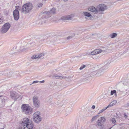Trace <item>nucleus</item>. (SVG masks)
Instances as JSON below:
<instances>
[{"mask_svg": "<svg viewBox=\"0 0 129 129\" xmlns=\"http://www.w3.org/2000/svg\"><path fill=\"white\" fill-rule=\"evenodd\" d=\"M72 17L71 15H68L61 17V19L62 20H71L72 19Z\"/></svg>", "mask_w": 129, "mask_h": 129, "instance_id": "2eb2a0df", "label": "nucleus"}, {"mask_svg": "<svg viewBox=\"0 0 129 129\" xmlns=\"http://www.w3.org/2000/svg\"><path fill=\"white\" fill-rule=\"evenodd\" d=\"M91 108L92 109H94L95 108V106L94 105H93L92 106Z\"/></svg>", "mask_w": 129, "mask_h": 129, "instance_id": "4c0bfd02", "label": "nucleus"}, {"mask_svg": "<svg viewBox=\"0 0 129 129\" xmlns=\"http://www.w3.org/2000/svg\"><path fill=\"white\" fill-rule=\"evenodd\" d=\"M1 113H0V119L1 118Z\"/></svg>", "mask_w": 129, "mask_h": 129, "instance_id": "ea45409f", "label": "nucleus"}, {"mask_svg": "<svg viewBox=\"0 0 129 129\" xmlns=\"http://www.w3.org/2000/svg\"><path fill=\"white\" fill-rule=\"evenodd\" d=\"M117 103V101L115 100H113L110 103V104L108 105L109 107H111L112 106L115 105Z\"/></svg>", "mask_w": 129, "mask_h": 129, "instance_id": "a211bd4d", "label": "nucleus"}, {"mask_svg": "<svg viewBox=\"0 0 129 129\" xmlns=\"http://www.w3.org/2000/svg\"><path fill=\"white\" fill-rule=\"evenodd\" d=\"M39 81H34L32 84H30V85H31L32 84H33L36 83H38Z\"/></svg>", "mask_w": 129, "mask_h": 129, "instance_id": "7c9ffc66", "label": "nucleus"}, {"mask_svg": "<svg viewBox=\"0 0 129 129\" xmlns=\"http://www.w3.org/2000/svg\"><path fill=\"white\" fill-rule=\"evenodd\" d=\"M44 55V54L43 53H41L40 54H38V55H39V58H43V57Z\"/></svg>", "mask_w": 129, "mask_h": 129, "instance_id": "a878e982", "label": "nucleus"}, {"mask_svg": "<svg viewBox=\"0 0 129 129\" xmlns=\"http://www.w3.org/2000/svg\"><path fill=\"white\" fill-rule=\"evenodd\" d=\"M44 82H45V81L44 80H42L41 81H40L39 82L41 83H44Z\"/></svg>", "mask_w": 129, "mask_h": 129, "instance_id": "58836bf2", "label": "nucleus"}, {"mask_svg": "<svg viewBox=\"0 0 129 129\" xmlns=\"http://www.w3.org/2000/svg\"><path fill=\"white\" fill-rule=\"evenodd\" d=\"M33 100L34 106L37 108L39 107L40 103L38 97L35 96H34L33 98Z\"/></svg>", "mask_w": 129, "mask_h": 129, "instance_id": "1a4fd4ad", "label": "nucleus"}, {"mask_svg": "<svg viewBox=\"0 0 129 129\" xmlns=\"http://www.w3.org/2000/svg\"><path fill=\"white\" fill-rule=\"evenodd\" d=\"M63 0L65 2H66V1H67L68 0Z\"/></svg>", "mask_w": 129, "mask_h": 129, "instance_id": "a19ab883", "label": "nucleus"}, {"mask_svg": "<svg viewBox=\"0 0 129 129\" xmlns=\"http://www.w3.org/2000/svg\"><path fill=\"white\" fill-rule=\"evenodd\" d=\"M98 115H96L93 116L91 119V121L92 122L94 120H96L97 118Z\"/></svg>", "mask_w": 129, "mask_h": 129, "instance_id": "b1692460", "label": "nucleus"}, {"mask_svg": "<svg viewBox=\"0 0 129 129\" xmlns=\"http://www.w3.org/2000/svg\"><path fill=\"white\" fill-rule=\"evenodd\" d=\"M86 67V66L84 65H83L82 66H81L79 68V69L80 70H82L83 69L85 68Z\"/></svg>", "mask_w": 129, "mask_h": 129, "instance_id": "c756f323", "label": "nucleus"}, {"mask_svg": "<svg viewBox=\"0 0 129 129\" xmlns=\"http://www.w3.org/2000/svg\"><path fill=\"white\" fill-rule=\"evenodd\" d=\"M83 14L84 16H85L86 17H90L91 16V15L89 13L86 12H84Z\"/></svg>", "mask_w": 129, "mask_h": 129, "instance_id": "aec40b11", "label": "nucleus"}, {"mask_svg": "<svg viewBox=\"0 0 129 129\" xmlns=\"http://www.w3.org/2000/svg\"><path fill=\"white\" fill-rule=\"evenodd\" d=\"M99 9H97L93 6L90 7L88 8V10L89 11L96 13L98 12L99 10L102 11L107 9L106 6L104 4L99 5Z\"/></svg>", "mask_w": 129, "mask_h": 129, "instance_id": "f03ea898", "label": "nucleus"}, {"mask_svg": "<svg viewBox=\"0 0 129 129\" xmlns=\"http://www.w3.org/2000/svg\"><path fill=\"white\" fill-rule=\"evenodd\" d=\"M43 5V4L41 3H39L38 4V6L39 7H42Z\"/></svg>", "mask_w": 129, "mask_h": 129, "instance_id": "2f4dec72", "label": "nucleus"}, {"mask_svg": "<svg viewBox=\"0 0 129 129\" xmlns=\"http://www.w3.org/2000/svg\"><path fill=\"white\" fill-rule=\"evenodd\" d=\"M104 111V109H102V110H101L98 113V114H100V113H102V112H103V111Z\"/></svg>", "mask_w": 129, "mask_h": 129, "instance_id": "473e14b6", "label": "nucleus"}, {"mask_svg": "<svg viewBox=\"0 0 129 129\" xmlns=\"http://www.w3.org/2000/svg\"><path fill=\"white\" fill-rule=\"evenodd\" d=\"M55 9L54 8H52L50 12L45 11L43 13L44 15L42 16V19L47 18L51 16L50 14H54L55 13Z\"/></svg>", "mask_w": 129, "mask_h": 129, "instance_id": "0eeeda50", "label": "nucleus"}, {"mask_svg": "<svg viewBox=\"0 0 129 129\" xmlns=\"http://www.w3.org/2000/svg\"><path fill=\"white\" fill-rule=\"evenodd\" d=\"M118 21V22H119V20H118V21Z\"/></svg>", "mask_w": 129, "mask_h": 129, "instance_id": "49530a36", "label": "nucleus"}, {"mask_svg": "<svg viewBox=\"0 0 129 129\" xmlns=\"http://www.w3.org/2000/svg\"><path fill=\"white\" fill-rule=\"evenodd\" d=\"M116 91L115 90H111V95H113L114 93H116Z\"/></svg>", "mask_w": 129, "mask_h": 129, "instance_id": "cd10ccee", "label": "nucleus"}, {"mask_svg": "<svg viewBox=\"0 0 129 129\" xmlns=\"http://www.w3.org/2000/svg\"><path fill=\"white\" fill-rule=\"evenodd\" d=\"M4 21V20L3 19V18L1 17H0V24H2Z\"/></svg>", "mask_w": 129, "mask_h": 129, "instance_id": "393cba45", "label": "nucleus"}, {"mask_svg": "<svg viewBox=\"0 0 129 129\" xmlns=\"http://www.w3.org/2000/svg\"><path fill=\"white\" fill-rule=\"evenodd\" d=\"M115 95H116V93H115Z\"/></svg>", "mask_w": 129, "mask_h": 129, "instance_id": "c03bdc74", "label": "nucleus"}, {"mask_svg": "<svg viewBox=\"0 0 129 129\" xmlns=\"http://www.w3.org/2000/svg\"><path fill=\"white\" fill-rule=\"evenodd\" d=\"M75 36V35L74 34L73 35V36H69L68 37L66 38H65V40H70L73 37Z\"/></svg>", "mask_w": 129, "mask_h": 129, "instance_id": "5701e85b", "label": "nucleus"}, {"mask_svg": "<svg viewBox=\"0 0 129 129\" xmlns=\"http://www.w3.org/2000/svg\"><path fill=\"white\" fill-rule=\"evenodd\" d=\"M64 77H67V78H63V79H65L66 80H69V79H70V77H66V76H64Z\"/></svg>", "mask_w": 129, "mask_h": 129, "instance_id": "f704fd0d", "label": "nucleus"}, {"mask_svg": "<svg viewBox=\"0 0 129 129\" xmlns=\"http://www.w3.org/2000/svg\"><path fill=\"white\" fill-rule=\"evenodd\" d=\"M10 96L12 99L15 100L17 99L19 96L18 94L15 91L11 92Z\"/></svg>", "mask_w": 129, "mask_h": 129, "instance_id": "ddd939ff", "label": "nucleus"}, {"mask_svg": "<svg viewBox=\"0 0 129 129\" xmlns=\"http://www.w3.org/2000/svg\"><path fill=\"white\" fill-rule=\"evenodd\" d=\"M46 0H42V1H46Z\"/></svg>", "mask_w": 129, "mask_h": 129, "instance_id": "79ce46f5", "label": "nucleus"}, {"mask_svg": "<svg viewBox=\"0 0 129 129\" xmlns=\"http://www.w3.org/2000/svg\"><path fill=\"white\" fill-rule=\"evenodd\" d=\"M111 128H109V129H110Z\"/></svg>", "mask_w": 129, "mask_h": 129, "instance_id": "de8ad7c7", "label": "nucleus"}, {"mask_svg": "<svg viewBox=\"0 0 129 129\" xmlns=\"http://www.w3.org/2000/svg\"><path fill=\"white\" fill-rule=\"evenodd\" d=\"M110 107L109 105H108L107 107H106L104 108V109H104V111L105 110H106L107 108H108Z\"/></svg>", "mask_w": 129, "mask_h": 129, "instance_id": "c9c22d12", "label": "nucleus"}, {"mask_svg": "<svg viewBox=\"0 0 129 129\" xmlns=\"http://www.w3.org/2000/svg\"><path fill=\"white\" fill-rule=\"evenodd\" d=\"M32 5L31 3H29L24 4L21 8V12L26 14L30 12L32 9Z\"/></svg>", "mask_w": 129, "mask_h": 129, "instance_id": "7ed1b4c3", "label": "nucleus"}, {"mask_svg": "<svg viewBox=\"0 0 129 129\" xmlns=\"http://www.w3.org/2000/svg\"><path fill=\"white\" fill-rule=\"evenodd\" d=\"M111 121L113 123H115L116 122L115 119L114 118H112L111 119Z\"/></svg>", "mask_w": 129, "mask_h": 129, "instance_id": "c85d7f7f", "label": "nucleus"}, {"mask_svg": "<svg viewBox=\"0 0 129 129\" xmlns=\"http://www.w3.org/2000/svg\"><path fill=\"white\" fill-rule=\"evenodd\" d=\"M13 15L14 19L16 20H18L19 18V11L17 9L14 10L13 12Z\"/></svg>", "mask_w": 129, "mask_h": 129, "instance_id": "f8f14e48", "label": "nucleus"}, {"mask_svg": "<svg viewBox=\"0 0 129 129\" xmlns=\"http://www.w3.org/2000/svg\"><path fill=\"white\" fill-rule=\"evenodd\" d=\"M15 8H16V9H17V10H20L21 9V7L19 6H15Z\"/></svg>", "mask_w": 129, "mask_h": 129, "instance_id": "bb28decb", "label": "nucleus"}, {"mask_svg": "<svg viewBox=\"0 0 129 129\" xmlns=\"http://www.w3.org/2000/svg\"><path fill=\"white\" fill-rule=\"evenodd\" d=\"M105 67V66H104L103 67H101V68L99 69V70H100L101 71H102L104 69Z\"/></svg>", "mask_w": 129, "mask_h": 129, "instance_id": "72a5a7b5", "label": "nucleus"}, {"mask_svg": "<svg viewBox=\"0 0 129 129\" xmlns=\"http://www.w3.org/2000/svg\"><path fill=\"white\" fill-rule=\"evenodd\" d=\"M19 123L20 129H25L26 127L28 129H32L34 126L33 122L27 118H23Z\"/></svg>", "mask_w": 129, "mask_h": 129, "instance_id": "f257e3e1", "label": "nucleus"}, {"mask_svg": "<svg viewBox=\"0 0 129 129\" xmlns=\"http://www.w3.org/2000/svg\"><path fill=\"white\" fill-rule=\"evenodd\" d=\"M7 98L5 97L3 99L0 98V107H3L5 105V100H6Z\"/></svg>", "mask_w": 129, "mask_h": 129, "instance_id": "dca6fc26", "label": "nucleus"}, {"mask_svg": "<svg viewBox=\"0 0 129 129\" xmlns=\"http://www.w3.org/2000/svg\"><path fill=\"white\" fill-rule=\"evenodd\" d=\"M10 26V24L9 23H5L1 28V32L3 34L6 33L9 29Z\"/></svg>", "mask_w": 129, "mask_h": 129, "instance_id": "6e6552de", "label": "nucleus"}, {"mask_svg": "<svg viewBox=\"0 0 129 129\" xmlns=\"http://www.w3.org/2000/svg\"><path fill=\"white\" fill-rule=\"evenodd\" d=\"M124 117L125 118H126L127 117V116L126 115V113H124Z\"/></svg>", "mask_w": 129, "mask_h": 129, "instance_id": "e433bc0d", "label": "nucleus"}, {"mask_svg": "<svg viewBox=\"0 0 129 129\" xmlns=\"http://www.w3.org/2000/svg\"><path fill=\"white\" fill-rule=\"evenodd\" d=\"M105 51L104 50H103L101 49H97L90 53V54L94 55L102 52H104Z\"/></svg>", "mask_w": 129, "mask_h": 129, "instance_id": "4468645a", "label": "nucleus"}, {"mask_svg": "<svg viewBox=\"0 0 129 129\" xmlns=\"http://www.w3.org/2000/svg\"><path fill=\"white\" fill-rule=\"evenodd\" d=\"M117 35V34L116 33H113L112 34H111L110 35V36L111 38H113L116 37Z\"/></svg>", "mask_w": 129, "mask_h": 129, "instance_id": "4be33fe9", "label": "nucleus"}, {"mask_svg": "<svg viewBox=\"0 0 129 129\" xmlns=\"http://www.w3.org/2000/svg\"><path fill=\"white\" fill-rule=\"evenodd\" d=\"M13 73V72L11 70H6L3 71H0V75H4L10 77L12 76Z\"/></svg>", "mask_w": 129, "mask_h": 129, "instance_id": "9d476101", "label": "nucleus"}, {"mask_svg": "<svg viewBox=\"0 0 129 129\" xmlns=\"http://www.w3.org/2000/svg\"><path fill=\"white\" fill-rule=\"evenodd\" d=\"M53 76L56 79H62L63 78H67L66 77H64V76H60L58 75L57 74H54L53 75Z\"/></svg>", "mask_w": 129, "mask_h": 129, "instance_id": "f3484780", "label": "nucleus"}, {"mask_svg": "<svg viewBox=\"0 0 129 129\" xmlns=\"http://www.w3.org/2000/svg\"><path fill=\"white\" fill-rule=\"evenodd\" d=\"M90 77V76L89 75H86L84 76H83V81H86Z\"/></svg>", "mask_w": 129, "mask_h": 129, "instance_id": "6ab92c4d", "label": "nucleus"}, {"mask_svg": "<svg viewBox=\"0 0 129 129\" xmlns=\"http://www.w3.org/2000/svg\"><path fill=\"white\" fill-rule=\"evenodd\" d=\"M127 104H128V105L129 106V103H128Z\"/></svg>", "mask_w": 129, "mask_h": 129, "instance_id": "37998d69", "label": "nucleus"}, {"mask_svg": "<svg viewBox=\"0 0 129 129\" xmlns=\"http://www.w3.org/2000/svg\"><path fill=\"white\" fill-rule=\"evenodd\" d=\"M129 91V87L126 85L123 86L120 89L118 90L117 93L124 96L126 95Z\"/></svg>", "mask_w": 129, "mask_h": 129, "instance_id": "39448f33", "label": "nucleus"}, {"mask_svg": "<svg viewBox=\"0 0 129 129\" xmlns=\"http://www.w3.org/2000/svg\"><path fill=\"white\" fill-rule=\"evenodd\" d=\"M39 56L38 54H35L32 56L31 58L33 59L39 58Z\"/></svg>", "mask_w": 129, "mask_h": 129, "instance_id": "412c9836", "label": "nucleus"}, {"mask_svg": "<svg viewBox=\"0 0 129 129\" xmlns=\"http://www.w3.org/2000/svg\"><path fill=\"white\" fill-rule=\"evenodd\" d=\"M0 129H4V128H1V129H0Z\"/></svg>", "mask_w": 129, "mask_h": 129, "instance_id": "a18cd8bd", "label": "nucleus"}, {"mask_svg": "<svg viewBox=\"0 0 129 129\" xmlns=\"http://www.w3.org/2000/svg\"><path fill=\"white\" fill-rule=\"evenodd\" d=\"M106 119L104 117H101L98 120L97 124L96 125V126H100L102 129V127L104 123L105 122Z\"/></svg>", "mask_w": 129, "mask_h": 129, "instance_id": "9b49d317", "label": "nucleus"}, {"mask_svg": "<svg viewBox=\"0 0 129 129\" xmlns=\"http://www.w3.org/2000/svg\"><path fill=\"white\" fill-rule=\"evenodd\" d=\"M40 112L37 111L35 112L33 115V118L34 121L37 123H39L41 120L40 115Z\"/></svg>", "mask_w": 129, "mask_h": 129, "instance_id": "423d86ee", "label": "nucleus"}, {"mask_svg": "<svg viewBox=\"0 0 129 129\" xmlns=\"http://www.w3.org/2000/svg\"><path fill=\"white\" fill-rule=\"evenodd\" d=\"M21 108L22 111L26 115L30 114L33 110V108L28 104H23L22 105Z\"/></svg>", "mask_w": 129, "mask_h": 129, "instance_id": "20e7f679", "label": "nucleus"}]
</instances>
